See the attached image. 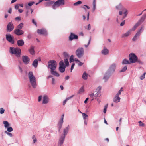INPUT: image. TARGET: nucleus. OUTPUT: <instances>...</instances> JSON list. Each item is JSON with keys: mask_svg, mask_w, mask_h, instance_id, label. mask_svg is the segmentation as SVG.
Segmentation results:
<instances>
[{"mask_svg": "<svg viewBox=\"0 0 146 146\" xmlns=\"http://www.w3.org/2000/svg\"><path fill=\"white\" fill-rule=\"evenodd\" d=\"M10 52L15 54L17 57L19 58L21 55V49L19 48H14L13 47H11L10 48Z\"/></svg>", "mask_w": 146, "mask_h": 146, "instance_id": "f03ea898", "label": "nucleus"}, {"mask_svg": "<svg viewBox=\"0 0 146 146\" xmlns=\"http://www.w3.org/2000/svg\"><path fill=\"white\" fill-rule=\"evenodd\" d=\"M3 123L4 125V127L5 128H7L10 126V124L7 121H3Z\"/></svg>", "mask_w": 146, "mask_h": 146, "instance_id": "473e14b6", "label": "nucleus"}, {"mask_svg": "<svg viewBox=\"0 0 146 146\" xmlns=\"http://www.w3.org/2000/svg\"><path fill=\"white\" fill-rule=\"evenodd\" d=\"M37 32L38 34L44 35H46L47 33L46 31L44 29H38L37 30Z\"/></svg>", "mask_w": 146, "mask_h": 146, "instance_id": "f3484780", "label": "nucleus"}, {"mask_svg": "<svg viewBox=\"0 0 146 146\" xmlns=\"http://www.w3.org/2000/svg\"><path fill=\"white\" fill-rule=\"evenodd\" d=\"M14 26L12 21L9 22L7 26V31L10 32L14 29Z\"/></svg>", "mask_w": 146, "mask_h": 146, "instance_id": "9d476101", "label": "nucleus"}, {"mask_svg": "<svg viewBox=\"0 0 146 146\" xmlns=\"http://www.w3.org/2000/svg\"><path fill=\"white\" fill-rule=\"evenodd\" d=\"M84 53V49L82 47L78 48L76 51V55L79 58H81L83 56Z\"/></svg>", "mask_w": 146, "mask_h": 146, "instance_id": "0eeeda50", "label": "nucleus"}, {"mask_svg": "<svg viewBox=\"0 0 146 146\" xmlns=\"http://www.w3.org/2000/svg\"><path fill=\"white\" fill-rule=\"evenodd\" d=\"M28 77L29 82L32 87L35 88L37 86V83L35 78L33 75V72L31 71L29 72L28 74Z\"/></svg>", "mask_w": 146, "mask_h": 146, "instance_id": "f257e3e1", "label": "nucleus"}, {"mask_svg": "<svg viewBox=\"0 0 146 146\" xmlns=\"http://www.w3.org/2000/svg\"><path fill=\"white\" fill-rule=\"evenodd\" d=\"M127 66H125L120 70V72H124L127 70Z\"/></svg>", "mask_w": 146, "mask_h": 146, "instance_id": "c03bdc74", "label": "nucleus"}, {"mask_svg": "<svg viewBox=\"0 0 146 146\" xmlns=\"http://www.w3.org/2000/svg\"><path fill=\"white\" fill-rule=\"evenodd\" d=\"M146 18V14H145L143 15L137 23L140 25L144 21Z\"/></svg>", "mask_w": 146, "mask_h": 146, "instance_id": "412c9836", "label": "nucleus"}, {"mask_svg": "<svg viewBox=\"0 0 146 146\" xmlns=\"http://www.w3.org/2000/svg\"><path fill=\"white\" fill-rule=\"evenodd\" d=\"M30 53L32 55H34L35 54L34 47L32 45H31L30 48L28 50Z\"/></svg>", "mask_w": 146, "mask_h": 146, "instance_id": "aec40b11", "label": "nucleus"}, {"mask_svg": "<svg viewBox=\"0 0 146 146\" xmlns=\"http://www.w3.org/2000/svg\"><path fill=\"white\" fill-rule=\"evenodd\" d=\"M78 36L77 35H75L72 33H71L69 37V40L72 41L73 39H77Z\"/></svg>", "mask_w": 146, "mask_h": 146, "instance_id": "ddd939ff", "label": "nucleus"}, {"mask_svg": "<svg viewBox=\"0 0 146 146\" xmlns=\"http://www.w3.org/2000/svg\"><path fill=\"white\" fill-rule=\"evenodd\" d=\"M74 96V95H72V96H71L66 98L64 101L63 102V105H64L65 104H66V102H67V101L68 100H69L70 99V98H72Z\"/></svg>", "mask_w": 146, "mask_h": 146, "instance_id": "72a5a7b5", "label": "nucleus"}, {"mask_svg": "<svg viewBox=\"0 0 146 146\" xmlns=\"http://www.w3.org/2000/svg\"><path fill=\"white\" fill-rule=\"evenodd\" d=\"M109 52V50L107 48H104L102 50V53L104 55L107 54Z\"/></svg>", "mask_w": 146, "mask_h": 146, "instance_id": "c85d7f7f", "label": "nucleus"}, {"mask_svg": "<svg viewBox=\"0 0 146 146\" xmlns=\"http://www.w3.org/2000/svg\"><path fill=\"white\" fill-rule=\"evenodd\" d=\"M54 1H47L44 3V5L46 7H49L54 4Z\"/></svg>", "mask_w": 146, "mask_h": 146, "instance_id": "dca6fc26", "label": "nucleus"}, {"mask_svg": "<svg viewBox=\"0 0 146 146\" xmlns=\"http://www.w3.org/2000/svg\"><path fill=\"white\" fill-rule=\"evenodd\" d=\"M32 138L33 139V144H34L37 141V139L35 137V135H33L32 137Z\"/></svg>", "mask_w": 146, "mask_h": 146, "instance_id": "de8ad7c7", "label": "nucleus"}, {"mask_svg": "<svg viewBox=\"0 0 146 146\" xmlns=\"http://www.w3.org/2000/svg\"><path fill=\"white\" fill-rule=\"evenodd\" d=\"M57 67L56 62L54 60H50L48 62V67L51 70H55Z\"/></svg>", "mask_w": 146, "mask_h": 146, "instance_id": "7ed1b4c3", "label": "nucleus"}, {"mask_svg": "<svg viewBox=\"0 0 146 146\" xmlns=\"http://www.w3.org/2000/svg\"><path fill=\"white\" fill-rule=\"evenodd\" d=\"M144 29V27L143 26H142L141 28L139 29V31L137 32H139V34H140L141 32L143 31Z\"/></svg>", "mask_w": 146, "mask_h": 146, "instance_id": "a18cd8bd", "label": "nucleus"}, {"mask_svg": "<svg viewBox=\"0 0 146 146\" xmlns=\"http://www.w3.org/2000/svg\"><path fill=\"white\" fill-rule=\"evenodd\" d=\"M65 137L62 135L59 139V145L61 146L63 143Z\"/></svg>", "mask_w": 146, "mask_h": 146, "instance_id": "a211bd4d", "label": "nucleus"}, {"mask_svg": "<svg viewBox=\"0 0 146 146\" xmlns=\"http://www.w3.org/2000/svg\"><path fill=\"white\" fill-rule=\"evenodd\" d=\"M116 67L115 64L113 63L110 66L107 71L112 74L114 72L116 68Z\"/></svg>", "mask_w": 146, "mask_h": 146, "instance_id": "9b49d317", "label": "nucleus"}, {"mask_svg": "<svg viewBox=\"0 0 146 146\" xmlns=\"http://www.w3.org/2000/svg\"><path fill=\"white\" fill-rule=\"evenodd\" d=\"M19 4H16V5L15 6V8L16 9H18V8H19Z\"/></svg>", "mask_w": 146, "mask_h": 146, "instance_id": "774afa93", "label": "nucleus"}, {"mask_svg": "<svg viewBox=\"0 0 146 146\" xmlns=\"http://www.w3.org/2000/svg\"><path fill=\"white\" fill-rule=\"evenodd\" d=\"M32 23L34 24L36 26H37V24L36 22L35 21L34 19H33L32 20Z\"/></svg>", "mask_w": 146, "mask_h": 146, "instance_id": "680f3d73", "label": "nucleus"}, {"mask_svg": "<svg viewBox=\"0 0 146 146\" xmlns=\"http://www.w3.org/2000/svg\"><path fill=\"white\" fill-rule=\"evenodd\" d=\"M145 72H144L143 74V75L140 77V78L141 80H143L145 78Z\"/></svg>", "mask_w": 146, "mask_h": 146, "instance_id": "603ef678", "label": "nucleus"}, {"mask_svg": "<svg viewBox=\"0 0 146 146\" xmlns=\"http://www.w3.org/2000/svg\"><path fill=\"white\" fill-rule=\"evenodd\" d=\"M130 62L131 63H133L137 60V56L134 53H131L129 55Z\"/></svg>", "mask_w": 146, "mask_h": 146, "instance_id": "423d86ee", "label": "nucleus"}, {"mask_svg": "<svg viewBox=\"0 0 146 146\" xmlns=\"http://www.w3.org/2000/svg\"><path fill=\"white\" fill-rule=\"evenodd\" d=\"M38 62L37 59H35L33 62L32 63V65L35 68H36L37 67L38 65Z\"/></svg>", "mask_w": 146, "mask_h": 146, "instance_id": "bb28decb", "label": "nucleus"}, {"mask_svg": "<svg viewBox=\"0 0 146 146\" xmlns=\"http://www.w3.org/2000/svg\"><path fill=\"white\" fill-rule=\"evenodd\" d=\"M131 32V30L128 31L127 32L123 34L122 36V38H125V37H127L129 36L130 35Z\"/></svg>", "mask_w": 146, "mask_h": 146, "instance_id": "cd10ccee", "label": "nucleus"}, {"mask_svg": "<svg viewBox=\"0 0 146 146\" xmlns=\"http://www.w3.org/2000/svg\"><path fill=\"white\" fill-rule=\"evenodd\" d=\"M120 99L119 96L116 95L113 99V101L115 103H118L120 101Z\"/></svg>", "mask_w": 146, "mask_h": 146, "instance_id": "b1692460", "label": "nucleus"}, {"mask_svg": "<svg viewBox=\"0 0 146 146\" xmlns=\"http://www.w3.org/2000/svg\"><path fill=\"white\" fill-rule=\"evenodd\" d=\"M22 60L25 64H27L29 62L30 59L29 58L26 56H22Z\"/></svg>", "mask_w": 146, "mask_h": 146, "instance_id": "f8f14e48", "label": "nucleus"}, {"mask_svg": "<svg viewBox=\"0 0 146 146\" xmlns=\"http://www.w3.org/2000/svg\"><path fill=\"white\" fill-rule=\"evenodd\" d=\"M101 86L98 87L94 93L89 95L90 97L93 98L95 97H99L101 96Z\"/></svg>", "mask_w": 146, "mask_h": 146, "instance_id": "39448f33", "label": "nucleus"}, {"mask_svg": "<svg viewBox=\"0 0 146 146\" xmlns=\"http://www.w3.org/2000/svg\"><path fill=\"white\" fill-rule=\"evenodd\" d=\"M63 55L65 58H67L68 57V54L66 52H64L63 53Z\"/></svg>", "mask_w": 146, "mask_h": 146, "instance_id": "864d4df0", "label": "nucleus"}, {"mask_svg": "<svg viewBox=\"0 0 146 146\" xmlns=\"http://www.w3.org/2000/svg\"><path fill=\"white\" fill-rule=\"evenodd\" d=\"M59 70L60 72L61 73H63L65 71L66 66L63 60H62L59 62Z\"/></svg>", "mask_w": 146, "mask_h": 146, "instance_id": "6e6552de", "label": "nucleus"}, {"mask_svg": "<svg viewBox=\"0 0 146 146\" xmlns=\"http://www.w3.org/2000/svg\"><path fill=\"white\" fill-rule=\"evenodd\" d=\"M82 3V1H78L77 2H75L74 3L73 5L74 6H77L78 5H80Z\"/></svg>", "mask_w": 146, "mask_h": 146, "instance_id": "37998d69", "label": "nucleus"}, {"mask_svg": "<svg viewBox=\"0 0 146 146\" xmlns=\"http://www.w3.org/2000/svg\"><path fill=\"white\" fill-rule=\"evenodd\" d=\"M65 4L64 0H58L54 2V4L52 5V8L54 9H56L60 6L63 5Z\"/></svg>", "mask_w": 146, "mask_h": 146, "instance_id": "20e7f679", "label": "nucleus"}, {"mask_svg": "<svg viewBox=\"0 0 146 146\" xmlns=\"http://www.w3.org/2000/svg\"><path fill=\"white\" fill-rule=\"evenodd\" d=\"M15 19L16 21L17 20L19 21L21 20V17L20 16L17 17L15 18Z\"/></svg>", "mask_w": 146, "mask_h": 146, "instance_id": "e2e57ef3", "label": "nucleus"}, {"mask_svg": "<svg viewBox=\"0 0 146 146\" xmlns=\"http://www.w3.org/2000/svg\"><path fill=\"white\" fill-rule=\"evenodd\" d=\"M139 125L140 126H142L144 125V123L141 121H139Z\"/></svg>", "mask_w": 146, "mask_h": 146, "instance_id": "69168bd1", "label": "nucleus"}, {"mask_svg": "<svg viewBox=\"0 0 146 146\" xmlns=\"http://www.w3.org/2000/svg\"><path fill=\"white\" fill-rule=\"evenodd\" d=\"M88 74L85 72H84L82 75V78L84 80H86L88 78Z\"/></svg>", "mask_w": 146, "mask_h": 146, "instance_id": "4c0bfd02", "label": "nucleus"}, {"mask_svg": "<svg viewBox=\"0 0 146 146\" xmlns=\"http://www.w3.org/2000/svg\"><path fill=\"white\" fill-rule=\"evenodd\" d=\"M84 91V87L83 86L82 87L79 89L78 92V93L79 94H81Z\"/></svg>", "mask_w": 146, "mask_h": 146, "instance_id": "ea45409f", "label": "nucleus"}, {"mask_svg": "<svg viewBox=\"0 0 146 146\" xmlns=\"http://www.w3.org/2000/svg\"><path fill=\"white\" fill-rule=\"evenodd\" d=\"M139 25H140L139 23H138L137 22L133 26V27L132 28L131 30L132 31H134L137 28V27L139 26Z\"/></svg>", "mask_w": 146, "mask_h": 146, "instance_id": "58836bf2", "label": "nucleus"}, {"mask_svg": "<svg viewBox=\"0 0 146 146\" xmlns=\"http://www.w3.org/2000/svg\"><path fill=\"white\" fill-rule=\"evenodd\" d=\"M6 38L7 41L12 44H14V38L12 35H11L10 34H6Z\"/></svg>", "mask_w": 146, "mask_h": 146, "instance_id": "1a4fd4ad", "label": "nucleus"}, {"mask_svg": "<svg viewBox=\"0 0 146 146\" xmlns=\"http://www.w3.org/2000/svg\"><path fill=\"white\" fill-rule=\"evenodd\" d=\"M82 116L83 117L84 120L87 119V118L88 117V115H87L86 114L84 113H82Z\"/></svg>", "mask_w": 146, "mask_h": 146, "instance_id": "79ce46f5", "label": "nucleus"}, {"mask_svg": "<svg viewBox=\"0 0 146 146\" xmlns=\"http://www.w3.org/2000/svg\"><path fill=\"white\" fill-rule=\"evenodd\" d=\"M70 62H72L74 61V56L73 55H72L70 58Z\"/></svg>", "mask_w": 146, "mask_h": 146, "instance_id": "8fccbe9b", "label": "nucleus"}, {"mask_svg": "<svg viewBox=\"0 0 146 146\" xmlns=\"http://www.w3.org/2000/svg\"><path fill=\"white\" fill-rule=\"evenodd\" d=\"M116 8L117 9L121 10L123 11H124V9H125L123 8L121 4H120L118 6H116Z\"/></svg>", "mask_w": 146, "mask_h": 146, "instance_id": "c756f323", "label": "nucleus"}, {"mask_svg": "<svg viewBox=\"0 0 146 146\" xmlns=\"http://www.w3.org/2000/svg\"><path fill=\"white\" fill-rule=\"evenodd\" d=\"M140 35V34L139 33V32H137L133 38L132 40L133 41H135L137 39V37H139Z\"/></svg>", "mask_w": 146, "mask_h": 146, "instance_id": "f704fd0d", "label": "nucleus"}, {"mask_svg": "<svg viewBox=\"0 0 146 146\" xmlns=\"http://www.w3.org/2000/svg\"><path fill=\"white\" fill-rule=\"evenodd\" d=\"M93 6L92 11V12H94L96 9V1H93Z\"/></svg>", "mask_w": 146, "mask_h": 146, "instance_id": "c9c22d12", "label": "nucleus"}, {"mask_svg": "<svg viewBox=\"0 0 146 146\" xmlns=\"http://www.w3.org/2000/svg\"><path fill=\"white\" fill-rule=\"evenodd\" d=\"M137 62L141 64H143V62L140 60V59H138L137 58Z\"/></svg>", "mask_w": 146, "mask_h": 146, "instance_id": "4d7b16f0", "label": "nucleus"}, {"mask_svg": "<svg viewBox=\"0 0 146 146\" xmlns=\"http://www.w3.org/2000/svg\"><path fill=\"white\" fill-rule=\"evenodd\" d=\"M75 63H73L72 65H71V68H70V72H72L73 69H74V65H75Z\"/></svg>", "mask_w": 146, "mask_h": 146, "instance_id": "bf43d9fd", "label": "nucleus"}, {"mask_svg": "<svg viewBox=\"0 0 146 146\" xmlns=\"http://www.w3.org/2000/svg\"><path fill=\"white\" fill-rule=\"evenodd\" d=\"M69 126L68 125L65 128L64 130L63 131V135L64 136H66L67 135L68 132L69 131Z\"/></svg>", "mask_w": 146, "mask_h": 146, "instance_id": "a878e982", "label": "nucleus"}, {"mask_svg": "<svg viewBox=\"0 0 146 146\" xmlns=\"http://www.w3.org/2000/svg\"><path fill=\"white\" fill-rule=\"evenodd\" d=\"M111 74V73L108 72V71H107L105 73L104 76L103 77V79L104 80L105 82H106L108 80L110 77Z\"/></svg>", "mask_w": 146, "mask_h": 146, "instance_id": "4468645a", "label": "nucleus"}, {"mask_svg": "<svg viewBox=\"0 0 146 146\" xmlns=\"http://www.w3.org/2000/svg\"><path fill=\"white\" fill-rule=\"evenodd\" d=\"M55 70H50V72L51 73L53 76H56L59 77L60 76L59 74L57 73L56 71H54Z\"/></svg>", "mask_w": 146, "mask_h": 146, "instance_id": "393cba45", "label": "nucleus"}, {"mask_svg": "<svg viewBox=\"0 0 146 146\" xmlns=\"http://www.w3.org/2000/svg\"><path fill=\"white\" fill-rule=\"evenodd\" d=\"M91 40V37H90V38L89 40V41H88V44L87 45L85 44L84 45V46H85V47L86 48H87V47H88V46L90 44V42Z\"/></svg>", "mask_w": 146, "mask_h": 146, "instance_id": "6e6d98bb", "label": "nucleus"}, {"mask_svg": "<svg viewBox=\"0 0 146 146\" xmlns=\"http://www.w3.org/2000/svg\"><path fill=\"white\" fill-rule=\"evenodd\" d=\"M48 102V98L46 95H44L43 97V104H46Z\"/></svg>", "mask_w": 146, "mask_h": 146, "instance_id": "5701e85b", "label": "nucleus"}, {"mask_svg": "<svg viewBox=\"0 0 146 146\" xmlns=\"http://www.w3.org/2000/svg\"><path fill=\"white\" fill-rule=\"evenodd\" d=\"M14 33L18 36H20L24 33V31L21 30L15 29L14 31Z\"/></svg>", "mask_w": 146, "mask_h": 146, "instance_id": "2eb2a0df", "label": "nucleus"}, {"mask_svg": "<svg viewBox=\"0 0 146 146\" xmlns=\"http://www.w3.org/2000/svg\"><path fill=\"white\" fill-rule=\"evenodd\" d=\"M51 83L52 85H54L56 84L55 80L54 78H53L52 79Z\"/></svg>", "mask_w": 146, "mask_h": 146, "instance_id": "5fc2aeb1", "label": "nucleus"}, {"mask_svg": "<svg viewBox=\"0 0 146 146\" xmlns=\"http://www.w3.org/2000/svg\"><path fill=\"white\" fill-rule=\"evenodd\" d=\"M35 3L34 1L30 2H29L28 4V5L29 6H31Z\"/></svg>", "mask_w": 146, "mask_h": 146, "instance_id": "13d9d810", "label": "nucleus"}, {"mask_svg": "<svg viewBox=\"0 0 146 146\" xmlns=\"http://www.w3.org/2000/svg\"><path fill=\"white\" fill-rule=\"evenodd\" d=\"M124 11L123 13L124 15L123 17V19H124L126 17L127 14V11L125 9H124Z\"/></svg>", "mask_w": 146, "mask_h": 146, "instance_id": "a19ab883", "label": "nucleus"}, {"mask_svg": "<svg viewBox=\"0 0 146 146\" xmlns=\"http://www.w3.org/2000/svg\"><path fill=\"white\" fill-rule=\"evenodd\" d=\"M5 110L3 108H1L0 109V113L2 114L4 113Z\"/></svg>", "mask_w": 146, "mask_h": 146, "instance_id": "052dcab7", "label": "nucleus"}, {"mask_svg": "<svg viewBox=\"0 0 146 146\" xmlns=\"http://www.w3.org/2000/svg\"><path fill=\"white\" fill-rule=\"evenodd\" d=\"M31 35L30 33H29L27 37L28 39H30L31 38Z\"/></svg>", "mask_w": 146, "mask_h": 146, "instance_id": "338daca9", "label": "nucleus"}, {"mask_svg": "<svg viewBox=\"0 0 146 146\" xmlns=\"http://www.w3.org/2000/svg\"><path fill=\"white\" fill-rule=\"evenodd\" d=\"M23 23H21L17 26L16 28L15 29L21 30L23 27Z\"/></svg>", "mask_w": 146, "mask_h": 146, "instance_id": "7c9ffc66", "label": "nucleus"}, {"mask_svg": "<svg viewBox=\"0 0 146 146\" xmlns=\"http://www.w3.org/2000/svg\"><path fill=\"white\" fill-rule=\"evenodd\" d=\"M5 133L7 134V135H8L10 137H11L13 136V135L12 133H9V132H7V131H5Z\"/></svg>", "mask_w": 146, "mask_h": 146, "instance_id": "3c124183", "label": "nucleus"}, {"mask_svg": "<svg viewBox=\"0 0 146 146\" xmlns=\"http://www.w3.org/2000/svg\"><path fill=\"white\" fill-rule=\"evenodd\" d=\"M7 128V132H11L13 131V129L11 127H9Z\"/></svg>", "mask_w": 146, "mask_h": 146, "instance_id": "49530a36", "label": "nucleus"}, {"mask_svg": "<svg viewBox=\"0 0 146 146\" xmlns=\"http://www.w3.org/2000/svg\"><path fill=\"white\" fill-rule=\"evenodd\" d=\"M81 8H82V9H84V10L85 11H87L86 8L88 9H90V7L89 6H88L87 5H83L82 6H81Z\"/></svg>", "mask_w": 146, "mask_h": 146, "instance_id": "2f4dec72", "label": "nucleus"}, {"mask_svg": "<svg viewBox=\"0 0 146 146\" xmlns=\"http://www.w3.org/2000/svg\"><path fill=\"white\" fill-rule=\"evenodd\" d=\"M64 62L65 64V65L66 66H68L69 65V62L67 58L64 59Z\"/></svg>", "mask_w": 146, "mask_h": 146, "instance_id": "09e8293b", "label": "nucleus"}, {"mask_svg": "<svg viewBox=\"0 0 146 146\" xmlns=\"http://www.w3.org/2000/svg\"><path fill=\"white\" fill-rule=\"evenodd\" d=\"M125 23V20H124L123 22H122L120 24V25L121 26H122L124 25Z\"/></svg>", "mask_w": 146, "mask_h": 146, "instance_id": "0e129e2a", "label": "nucleus"}, {"mask_svg": "<svg viewBox=\"0 0 146 146\" xmlns=\"http://www.w3.org/2000/svg\"><path fill=\"white\" fill-rule=\"evenodd\" d=\"M64 122V121H62V120H60L57 124L58 129V131L59 132L62 128V125Z\"/></svg>", "mask_w": 146, "mask_h": 146, "instance_id": "6ab92c4d", "label": "nucleus"}, {"mask_svg": "<svg viewBox=\"0 0 146 146\" xmlns=\"http://www.w3.org/2000/svg\"><path fill=\"white\" fill-rule=\"evenodd\" d=\"M17 44L19 46H22L24 44V41L22 39L18 40L17 41Z\"/></svg>", "mask_w": 146, "mask_h": 146, "instance_id": "4be33fe9", "label": "nucleus"}, {"mask_svg": "<svg viewBox=\"0 0 146 146\" xmlns=\"http://www.w3.org/2000/svg\"><path fill=\"white\" fill-rule=\"evenodd\" d=\"M122 63L123 64H130V62L129 60H127L126 59H124L122 61Z\"/></svg>", "mask_w": 146, "mask_h": 146, "instance_id": "e433bc0d", "label": "nucleus"}]
</instances>
